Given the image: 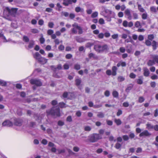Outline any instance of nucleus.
<instances>
[{
	"label": "nucleus",
	"mask_w": 158,
	"mask_h": 158,
	"mask_svg": "<svg viewBox=\"0 0 158 158\" xmlns=\"http://www.w3.org/2000/svg\"><path fill=\"white\" fill-rule=\"evenodd\" d=\"M17 9L16 8H10L8 7H4L3 8V17L8 19L10 16L15 17L17 13Z\"/></svg>",
	"instance_id": "1"
},
{
	"label": "nucleus",
	"mask_w": 158,
	"mask_h": 158,
	"mask_svg": "<svg viewBox=\"0 0 158 158\" xmlns=\"http://www.w3.org/2000/svg\"><path fill=\"white\" fill-rule=\"evenodd\" d=\"M94 49L98 53H102L107 52L109 48L106 44H98L94 45Z\"/></svg>",
	"instance_id": "2"
},
{
	"label": "nucleus",
	"mask_w": 158,
	"mask_h": 158,
	"mask_svg": "<svg viewBox=\"0 0 158 158\" xmlns=\"http://www.w3.org/2000/svg\"><path fill=\"white\" fill-rule=\"evenodd\" d=\"M73 27L71 29L72 33L73 34H81L83 33V29L81 27L78 25L76 23L72 25Z\"/></svg>",
	"instance_id": "3"
},
{
	"label": "nucleus",
	"mask_w": 158,
	"mask_h": 158,
	"mask_svg": "<svg viewBox=\"0 0 158 158\" xmlns=\"http://www.w3.org/2000/svg\"><path fill=\"white\" fill-rule=\"evenodd\" d=\"M47 113L48 114L54 116H60V109L59 107H53L50 110L47 111Z\"/></svg>",
	"instance_id": "4"
},
{
	"label": "nucleus",
	"mask_w": 158,
	"mask_h": 158,
	"mask_svg": "<svg viewBox=\"0 0 158 158\" xmlns=\"http://www.w3.org/2000/svg\"><path fill=\"white\" fill-rule=\"evenodd\" d=\"M102 138V136L98 134L94 133L89 135L87 140L91 143H95Z\"/></svg>",
	"instance_id": "5"
},
{
	"label": "nucleus",
	"mask_w": 158,
	"mask_h": 158,
	"mask_svg": "<svg viewBox=\"0 0 158 158\" xmlns=\"http://www.w3.org/2000/svg\"><path fill=\"white\" fill-rule=\"evenodd\" d=\"M125 16L127 17V19L131 20L132 19V16L131 13V10L129 9H127L125 10L124 12Z\"/></svg>",
	"instance_id": "6"
},
{
	"label": "nucleus",
	"mask_w": 158,
	"mask_h": 158,
	"mask_svg": "<svg viewBox=\"0 0 158 158\" xmlns=\"http://www.w3.org/2000/svg\"><path fill=\"white\" fill-rule=\"evenodd\" d=\"M30 83L32 85H35L37 86H40L42 85V83L40 80L36 79H31Z\"/></svg>",
	"instance_id": "7"
},
{
	"label": "nucleus",
	"mask_w": 158,
	"mask_h": 158,
	"mask_svg": "<svg viewBox=\"0 0 158 158\" xmlns=\"http://www.w3.org/2000/svg\"><path fill=\"white\" fill-rule=\"evenodd\" d=\"M151 135V134L147 130H145L140 133L139 136L140 137L143 136L150 137Z\"/></svg>",
	"instance_id": "8"
},
{
	"label": "nucleus",
	"mask_w": 158,
	"mask_h": 158,
	"mask_svg": "<svg viewBox=\"0 0 158 158\" xmlns=\"http://www.w3.org/2000/svg\"><path fill=\"white\" fill-rule=\"evenodd\" d=\"M13 126V123L10 121L9 120H6L2 124V126L10 127Z\"/></svg>",
	"instance_id": "9"
},
{
	"label": "nucleus",
	"mask_w": 158,
	"mask_h": 158,
	"mask_svg": "<svg viewBox=\"0 0 158 158\" xmlns=\"http://www.w3.org/2000/svg\"><path fill=\"white\" fill-rule=\"evenodd\" d=\"M74 38L76 41L79 43L83 42L87 40L86 39L80 37L78 36H76L74 37Z\"/></svg>",
	"instance_id": "10"
},
{
	"label": "nucleus",
	"mask_w": 158,
	"mask_h": 158,
	"mask_svg": "<svg viewBox=\"0 0 158 158\" xmlns=\"http://www.w3.org/2000/svg\"><path fill=\"white\" fill-rule=\"evenodd\" d=\"M111 12H112L111 11L104 8L103 11L102 12L101 14L103 16H105L106 15H111Z\"/></svg>",
	"instance_id": "11"
},
{
	"label": "nucleus",
	"mask_w": 158,
	"mask_h": 158,
	"mask_svg": "<svg viewBox=\"0 0 158 158\" xmlns=\"http://www.w3.org/2000/svg\"><path fill=\"white\" fill-rule=\"evenodd\" d=\"M48 61V59L41 57L40 60L38 61V62L41 64H46Z\"/></svg>",
	"instance_id": "12"
},
{
	"label": "nucleus",
	"mask_w": 158,
	"mask_h": 158,
	"mask_svg": "<svg viewBox=\"0 0 158 158\" xmlns=\"http://www.w3.org/2000/svg\"><path fill=\"white\" fill-rule=\"evenodd\" d=\"M23 123V120L21 119H16L15 122V125L20 126L22 125Z\"/></svg>",
	"instance_id": "13"
},
{
	"label": "nucleus",
	"mask_w": 158,
	"mask_h": 158,
	"mask_svg": "<svg viewBox=\"0 0 158 158\" xmlns=\"http://www.w3.org/2000/svg\"><path fill=\"white\" fill-rule=\"evenodd\" d=\"M33 56L34 58L37 60L38 61L41 57V55L38 52H36L35 53L33 54Z\"/></svg>",
	"instance_id": "14"
},
{
	"label": "nucleus",
	"mask_w": 158,
	"mask_h": 158,
	"mask_svg": "<svg viewBox=\"0 0 158 158\" xmlns=\"http://www.w3.org/2000/svg\"><path fill=\"white\" fill-rule=\"evenodd\" d=\"M63 4L65 6H68L69 4H72V0H63Z\"/></svg>",
	"instance_id": "15"
},
{
	"label": "nucleus",
	"mask_w": 158,
	"mask_h": 158,
	"mask_svg": "<svg viewBox=\"0 0 158 158\" xmlns=\"http://www.w3.org/2000/svg\"><path fill=\"white\" fill-rule=\"evenodd\" d=\"M143 75L145 77H148L149 74V72L148 69L146 68L143 69Z\"/></svg>",
	"instance_id": "16"
},
{
	"label": "nucleus",
	"mask_w": 158,
	"mask_h": 158,
	"mask_svg": "<svg viewBox=\"0 0 158 158\" xmlns=\"http://www.w3.org/2000/svg\"><path fill=\"white\" fill-rule=\"evenodd\" d=\"M133 85L132 84H130L128 85L127 87L125 89V91L127 93H129L130 91L132 89Z\"/></svg>",
	"instance_id": "17"
},
{
	"label": "nucleus",
	"mask_w": 158,
	"mask_h": 158,
	"mask_svg": "<svg viewBox=\"0 0 158 158\" xmlns=\"http://www.w3.org/2000/svg\"><path fill=\"white\" fill-rule=\"evenodd\" d=\"M35 45V41L33 40H31L29 43L28 45V48L29 49L32 48Z\"/></svg>",
	"instance_id": "18"
},
{
	"label": "nucleus",
	"mask_w": 158,
	"mask_h": 158,
	"mask_svg": "<svg viewBox=\"0 0 158 158\" xmlns=\"http://www.w3.org/2000/svg\"><path fill=\"white\" fill-rule=\"evenodd\" d=\"M112 74L113 76H115L117 74L116 71L117 70V68L115 66H114L112 67Z\"/></svg>",
	"instance_id": "19"
},
{
	"label": "nucleus",
	"mask_w": 158,
	"mask_h": 158,
	"mask_svg": "<svg viewBox=\"0 0 158 158\" xmlns=\"http://www.w3.org/2000/svg\"><path fill=\"white\" fill-rule=\"evenodd\" d=\"M150 10L152 13L154 14H156L157 12L156 8L154 6H152L150 7Z\"/></svg>",
	"instance_id": "20"
},
{
	"label": "nucleus",
	"mask_w": 158,
	"mask_h": 158,
	"mask_svg": "<svg viewBox=\"0 0 158 158\" xmlns=\"http://www.w3.org/2000/svg\"><path fill=\"white\" fill-rule=\"evenodd\" d=\"M122 144L120 143L117 142L115 145L114 147L117 149L120 150L122 147Z\"/></svg>",
	"instance_id": "21"
},
{
	"label": "nucleus",
	"mask_w": 158,
	"mask_h": 158,
	"mask_svg": "<svg viewBox=\"0 0 158 158\" xmlns=\"http://www.w3.org/2000/svg\"><path fill=\"white\" fill-rule=\"evenodd\" d=\"M138 9L140 12H144L145 11V9L142 7L141 5L140 4H138Z\"/></svg>",
	"instance_id": "22"
},
{
	"label": "nucleus",
	"mask_w": 158,
	"mask_h": 158,
	"mask_svg": "<svg viewBox=\"0 0 158 158\" xmlns=\"http://www.w3.org/2000/svg\"><path fill=\"white\" fill-rule=\"evenodd\" d=\"M104 114L102 112H99L98 113L97 116L100 118H102L104 117Z\"/></svg>",
	"instance_id": "23"
},
{
	"label": "nucleus",
	"mask_w": 158,
	"mask_h": 158,
	"mask_svg": "<svg viewBox=\"0 0 158 158\" xmlns=\"http://www.w3.org/2000/svg\"><path fill=\"white\" fill-rule=\"evenodd\" d=\"M155 60L153 59V60H150L147 62V64L149 66H151L155 64Z\"/></svg>",
	"instance_id": "24"
},
{
	"label": "nucleus",
	"mask_w": 158,
	"mask_h": 158,
	"mask_svg": "<svg viewBox=\"0 0 158 158\" xmlns=\"http://www.w3.org/2000/svg\"><path fill=\"white\" fill-rule=\"evenodd\" d=\"M89 57L90 58H93L95 59H97L98 58L97 56L95 55L93 53H90L89 55Z\"/></svg>",
	"instance_id": "25"
},
{
	"label": "nucleus",
	"mask_w": 158,
	"mask_h": 158,
	"mask_svg": "<svg viewBox=\"0 0 158 158\" xmlns=\"http://www.w3.org/2000/svg\"><path fill=\"white\" fill-rule=\"evenodd\" d=\"M40 36L41 37L40 38L39 40L41 44H43L45 42V40L44 38L43 37V34H41Z\"/></svg>",
	"instance_id": "26"
},
{
	"label": "nucleus",
	"mask_w": 158,
	"mask_h": 158,
	"mask_svg": "<svg viewBox=\"0 0 158 158\" xmlns=\"http://www.w3.org/2000/svg\"><path fill=\"white\" fill-rule=\"evenodd\" d=\"M146 128L148 130H150L153 129V125H152L151 123H148L146 124Z\"/></svg>",
	"instance_id": "27"
},
{
	"label": "nucleus",
	"mask_w": 158,
	"mask_h": 158,
	"mask_svg": "<svg viewBox=\"0 0 158 158\" xmlns=\"http://www.w3.org/2000/svg\"><path fill=\"white\" fill-rule=\"evenodd\" d=\"M75 10L77 12H82L84 11L83 9L80 7H76L75 8Z\"/></svg>",
	"instance_id": "28"
},
{
	"label": "nucleus",
	"mask_w": 158,
	"mask_h": 158,
	"mask_svg": "<svg viewBox=\"0 0 158 158\" xmlns=\"http://www.w3.org/2000/svg\"><path fill=\"white\" fill-rule=\"evenodd\" d=\"M59 105L61 108H65L67 106L63 102H61L59 103Z\"/></svg>",
	"instance_id": "29"
},
{
	"label": "nucleus",
	"mask_w": 158,
	"mask_h": 158,
	"mask_svg": "<svg viewBox=\"0 0 158 158\" xmlns=\"http://www.w3.org/2000/svg\"><path fill=\"white\" fill-rule=\"evenodd\" d=\"M125 78L122 76H118L117 78V80L118 82H122L125 80Z\"/></svg>",
	"instance_id": "30"
},
{
	"label": "nucleus",
	"mask_w": 158,
	"mask_h": 158,
	"mask_svg": "<svg viewBox=\"0 0 158 158\" xmlns=\"http://www.w3.org/2000/svg\"><path fill=\"white\" fill-rule=\"evenodd\" d=\"M112 95L114 97L117 98L118 96V93L116 91H113L112 92Z\"/></svg>",
	"instance_id": "31"
},
{
	"label": "nucleus",
	"mask_w": 158,
	"mask_h": 158,
	"mask_svg": "<svg viewBox=\"0 0 158 158\" xmlns=\"http://www.w3.org/2000/svg\"><path fill=\"white\" fill-rule=\"evenodd\" d=\"M104 16L106 18V19L107 21L110 22L111 21L110 15H106Z\"/></svg>",
	"instance_id": "32"
},
{
	"label": "nucleus",
	"mask_w": 158,
	"mask_h": 158,
	"mask_svg": "<svg viewBox=\"0 0 158 158\" xmlns=\"http://www.w3.org/2000/svg\"><path fill=\"white\" fill-rule=\"evenodd\" d=\"M114 122L117 125H119L122 123L121 121L119 119H115Z\"/></svg>",
	"instance_id": "33"
},
{
	"label": "nucleus",
	"mask_w": 158,
	"mask_h": 158,
	"mask_svg": "<svg viewBox=\"0 0 158 158\" xmlns=\"http://www.w3.org/2000/svg\"><path fill=\"white\" fill-rule=\"evenodd\" d=\"M76 85L78 86L81 83V80L80 79H77L75 80Z\"/></svg>",
	"instance_id": "34"
},
{
	"label": "nucleus",
	"mask_w": 158,
	"mask_h": 158,
	"mask_svg": "<svg viewBox=\"0 0 158 158\" xmlns=\"http://www.w3.org/2000/svg\"><path fill=\"white\" fill-rule=\"evenodd\" d=\"M135 26L136 27L138 28L139 27H141V25L140 22L139 21H136L135 23Z\"/></svg>",
	"instance_id": "35"
},
{
	"label": "nucleus",
	"mask_w": 158,
	"mask_h": 158,
	"mask_svg": "<svg viewBox=\"0 0 158 158\" xmlns=\"http://www.w3.org/2000/svg\"><path fill=\"white\" fill-rule=\"evenodd\" d=\"M148 17V15L146 12L143 14L142 15V18L143 19H147Z\"/></svg>",
	"instance_id": "36"
},
{
	"label": "nucleus",
	"mask_w": 158,
	"mask_h": 158,
	"mask_svg": "<svg viewBox=\"0 0 158 158\" xmlns=\"http://www.w3.org/2000/svg\"><path fill=\"white\" fill-rule=\"evenodd\" d=\"M0 85L3 86H5L6 85V82L4 81L0 80Z\"/></svg>",
	"instance_id": "37"
},
{
	"label": "nucleus",
	"mask_w": 158,
	"mask_h": 158,
	"mask_svg": "<svg viewBox=\"0 0 158 158\" xmlns=\"http://www.w3.org/2000/svg\"><path fill=\"white\" fill-rule=\"evenodd\" d=\"M23 40L26 42H28L29 41V38L26 36L24 35L23 37Z\"/></svg>",
	"instance_id": "38"
},
{
	"label": "nucleus",
	"mask_w": 158,
	"mask_h": 158,
	"mask_svg": "<svg viewBox=\"0 0 158 158\" xmlns=\"http://www.w3.org/2000/svg\"><path fill=\"white\" fill-rule=\"evenodd\" d=\"M31 32L34 34H35L38 33L39 31L36 29H32L31 30Z\"/></svg>",
	"instance_id": "39"
},
{
	"label": "nucleus",
	"mask_w": 158,
	"mask_h": 158,
	"mask_svg": "<svg viewBox=\"0 0 158 158\" xmlns=\"http://www.w3.org/2000/svg\"><path fill=\"white\" fill-rule=\"evenodd\" d=\"M94 45V44L90 42H88L85 44V47L86 48H90L92 45Z\"/></svg>",
	"instance_id": "40"
},
{
	"label": "nucleus",
	"mask_w": 158,
	"mask_h": 158,
	"mask_svg": "<svg viewBox=\"0 0 158 158\" xmlns=\"http://www.w3.org/2000/svg\"><path fill=\"white\" fill-rule=\"evenodd\" d=\"M104 34L102 33H101L98 34L97 37L98 38L101 39H102L104 38Z\"/></svg>",
	"instance_id": "41"
},
{
	"label": "nucleus",
	"mask_w": 158,
	"mask_h": 158,
	"mask_svg": "<svg viewBox=\"0 0 158 158\" xmlns=\"http://www.w3.org/2000/svg\"><path fill=\"white\" fill-rule=\"evenodd\" d=\"M61 15L64 16L65 17H67L69 16V13L67 12L62 11L61 12Z\"/></svg>",
	"instance_id": "42"
},
{
	"label": "nucleus",
	"mask_w": 158,
	"mask_h": 158,
	"mask_svg": "<svg viewBox=\"0 0 158 158\" xmlns=\"http://www.w3.org/2000/svg\"><path fill=\"white\" fill-rule=\"evenodd\" d=\"M136 81L137 84H142L143 83V81L142 79H136Z\"/></svg>",
	"instance_id": "43"
},
{
	"label": "nucleus",
	"mask_w": 158,
	"mask_h": 158,
	"mask_svg": "<svg viewBox=\"0 0 158 158\" xmlns=\"http://www.w3.org/2000/svg\"><path fill=\"white\" fill-rule=\"evenodd\" d=\"M144 98L143 97H140L139 98V102L140 103H142L144 101Z\"/></svg>",
	"instance_id": "44"
},
{
	"label": "nucleus",
	"mask_w": 158,
	"mask_h": 158,
	"mask_svg": "<svg viewBox=\"0 0 158 158\" xmlns=\"http://www.w3.org/2000/svg\"><path fill=\"white\" fill-rule=\"evenodd\" d=\"M122 137L124 141H127L129 139V138L128 136L127 135H124L122 136Z\"/></svg>",
	"instance_id": "45"
},
{
	"label": "nucleus",
	"mask_w": 158,
	"mask_h": 158,
	"mask_svg": "<svg viewBox=\"0 0 158 158\" xmlns=\"http://www.w3.org/2000/svg\"><path fill=\"white\" fill-rule=\"evenodd\" d=\"M119 51L121 53H124L126 51L125 48L123 47H121L119 48Z\"/></svg>",
	"instance_id": "46"
},
{
	"label": "nucleus",
	"mask_w": 158,
	"mask_h": 158,
	"mask_svg": "<svg viewBox=\"0 0 158 158\" xmlns=\"http://www.w3.org/2000/svg\"><path fill=\"white\" fill-rule=\"evenodd\" d=\"M98 13L97 12H95L93 13L91 15V17L93 18H94L97 16Z\"/></svg>",
	"instance_id": "47"
},
{
	"label": "nucleus",
	"mask_w": 158,
	"mask_h": 158,
	"mask_svg": "<svg viewBox=\"0 0 158 158\" xmlns=\"http://www.w3.org/2000/svg\"><path fill=\"white\" fill-rule=\"evenodd\" d=\"M53 32V30L52 29H49L47 31L48 34L49 35H52Z\"/></svg>",
	"instance_id": "48"
},
{
	"label": "nucleus",
	"mask_w": 158,
	"mask_h": 158,
	"mask_svg": "<svg viewBox=\"0 0 158 158\" xmlns=\"http://www.w3.org/2000/svg\"><path fill=\"white\" fill-rule=\"evenodd\" d=\"M154 38V36L153 35H149L148 36V40H152Z\"/></svg>",
	"instance_id": "49"
},
{
	"label": "nucleus",
	"mask_w": 158,
	"mask_h": 158,
	"mask_svg": "<svg viewBox=\"0 0 158 158\" xmlns=\"http://www.w3.org/2000/svg\"><path fill=\"white\" fill-rule=\"evenodd\" d=\"M153 59L155 62H156L158 64V56H153Z\"/></svg>",
	"instance_id": "50"
},
{
	"label": "nucleus",
	"mask_w": 158,
	"mask_h": 158,
	"mask_svg": "<svg viewBox=\"0 0 158 158\" xmlns=\"http://www.w3.org/2000/svg\"><path fill=\"white\" fill-rule=\"evenodd\" d=\"M145 44L147 46H150L152 44V43H151V42L148 40H146V41L145 42Z\"/></svg>",
	"instance_id": "51"
},
{
	"label": "nucleus",
	"mask_w": 158,
	"mask_h": 158,
	"mask_svg": "<svg viewBox=\"0 0 158 158\" xmlns=\"http://www.w3.org/2000/svg\"><path fill=\"white\" fill-rule=\"evenodd\" d=\"M128 23L127 21L126 20H124L123 21V26L125 27L128 26Z\"/></svg>",
	"instance_id": "52"
},
{
	"label": "nucleus",
	"mask_w": 158,
	"mask_h": 158,
	"mask_svg": "<svg viewBox=\"0 0 158 158\" xmlns=\"http://www.w3.org/2000/svg\"><path fill=\"white\" fill-rule=\"evenodd\" d=\"M132 15L134 19H138V15L136 13H133L132 14Z\"/></svg>",
	"instance_id": "53"
},
{
	"label": "nucleus",
	"mask_w": 158,
	"mask_h": 158,
	"mask_svg": "<svg viewBox=\"0 0 158 158\" xmlns=\"http://www.w3.org/2000/svg\"><path fill=\"white\" fill-rule=\"evenodd\" d=\"M54 24L53 22H49L48 23V26L49 28H52L53 27Z\"/></svg>",
	"instance_id": "54"
},
{
	"label": "nucleus",
	"mask_w": 158,
	"mask_h": 158,
	"mask_svg": "<svg viewBox=\"0 0 158 158\" xmlns=\"http://www.w3.org/2000/svg\"><path fill=\"white\" fill-rule=\"evenodd\" d=\"M73 56L72 55L70 54H67L65 56V58L67 59H71L72 57Z\"/></svg>",
	"instance_id": "55"
},
{
	"label": "nucleus",
	"mask_w": 158,
	"mask_h": 158,
	"mask_svg": "<svg viewBox=\"0 0 158 158\" xmlns=\"http://www.w3.org/2000/svg\"><path fill=\"white\" fill-rule=\"evenodd\" d=\"M63 68L64 69H68L69 68V65L67 64H65L63 66Z\"/></svg>",
	"instance_id": "56"
},
{
	"label": "nucleus",
	"mask_w": 158,
	"mask_h": 158,
	"mask_svg": "<svg viewBox=\"0 0 158 158\" xmlns=\"http://www.w3.org/2000/svg\"><path fill=\"white\" fill-rule=\"evenodd\" d=\"M110 94V92L108 90H106L105 91L104 93L105 95L107 97H108L109 96Z\"/></svg>",
	"instance_id": "57"
},
{
	"label": "nucleus",
	"mask_w": 158,
	"mask_h": 158,
	"mask_svg": "<svg viewBox=\"0 0 158 158\" xmlns=\"http://www.w3.org/2000/svg\"><path fill=\"white\" fill-rule=\"evenodd\" d=\"M84 129L85 131H89L91 130V127L88 126H85L84 128Z\"/></svg>",
	"instance_id": "58"
},
{
	"label": "nucleus",
	"mask_w": 158,
	"mask_h": 158,
	"mask_svg": "<svg viewBox=\"0 0 158 158\" xmlns=\"http://www.w3.org/2000/svg\"><path fill=\"white\" fill-rule=\"evenodd\" d=\"M66 120L68 122H71L72 121V117L71 116H68Z\"/></svg>",
	"instance_id": "59"
},
{
	"label": "nucleus",
	"mask_w": 158,
	"mask_h": 158,
	"mask_svg": "<svg viewBox=\"0 0 158 158\" xmlns=\"http://www.w3.org/2000/svg\"><path fill=\"white\" fill-rule=\"evenodd\" d=\"M129 76L131 78L134 79L135 78L136 75L133 73H131L130 74Z\"/></svg>",
	"instance_id": "60"
},
{
	"label": "nucleus",
	"mask_w": 158,
	"mask_h": 158,
	"mask_svg": "<svg viewBox=\"0 0 158 158\" xmlns=\"http://www.w3.org/2000/svg\"><path fill=\"white\" fill-rule=\"evenodd\" d=\"M80 148L78 147L75 146L73 148V150L75 152H78L79 151Z\"/></svg>",
	"instance_id": "61"
},
{
	"label": "nucleus",
	"mask_w": 158,
	"mask_h": 158,
	"mask_svg": "<svg viewBox=\"0 0 158 158\" xmlns=\"http://www.w3.org/2000/svg\"><path fill=\"white\" fill-rule=\"evenodd\" d=\"M99 23L101 24H103L105 23L104 21V19L102 18H100L99 19Z\"/></svg>",
	"instance_id": "62"
},
{
	"label": "nucleus",
	"mask_w": 158,
	"mask_h": 158,
	"mask_svg": "<svg viewBox=\"0 0 158 158\" xmlns=\"http://www.w3.org/2000/svg\"><path fill=\"white\" fill-rule=\"evenodd\" d=\"M48 146L52 148L55 146V144L51 142H50L48 143Z\"/></svg>",
	"instance_id": "63"
},
{
	"label": "nucleus",
	"mask_w": 158,
	"mask_h": 158,
	"mask_svg": "<svg viewBox=\"0 0 158 158\" xmlns=\"http://www.w3.org/2000/svg\"><path fill=\"white\" fill-rule=\"evenodd\" d=\"M144 39V36L142 35H140L138 37V40L139 41H142Z\"/></svg>",
	"instance_id": "64"
}]
</instances>
